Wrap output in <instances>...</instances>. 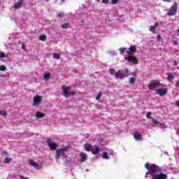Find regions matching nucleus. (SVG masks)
<instances>
[{"mask_svg": "<svg viewBox=\"0 0 179 179\" xmlns=\"http://www.w3.org/2000/svg\"><path fill=\"white\" fill-rule=\"evenodd\" d=\"M178 34H179V28H178Z\"/></svg>", "mask_w": 179, "mask_h": 179, "instance_id": "nucleus-51", "label": "nucleus"}, {"mask_svg": "<svg viewBox=\"0 0 179 179\" xmlns=\"http://www.w3.org/2000/svg\"><path fill=\"white\" fill-rule=\"evenodd\" d=\"M173 43L175 44V45H178V42H177V41H174Z\"/></svg>", "mask_w": 179, "mask_h": 179, "instance_id": "nucleus-46", "label": "nucleus"}, {"mask_svg": "<svg viewBox=\"0 0 179 179\" xmlns=\"http://www.w3.org/2000/svg\"><path fill=\"white\" fill-rule=\"evenodd\" d=\"M34 102L32 105L34 107H40L41 102L43 101V96L40 95H36L33 98Z\"/></svg>", "mask_w": 179, "mask_h": 179, "instance_id": "nucleus-6", "label": "nucleus"}, {"mask_svg": "<svg viewBox=\"0 0 179 179\" xmlns=\"http://www.w3.org/2000/svg\"><path fill=\"white\" fill-rule=\"evenodd\" d=\"M72 162V159L66 160V163H71Z\"/></svg>", "mask_w": 179, "mask_h": 179, "instance_id": "nucleus-47", "label": "nucleus"}, {"mask_svg": "<svg viewBox=\"0 0 179 179\" xmlns=\"http://www.w3.org/2000/svg\"><path fill=\"white\" fill-rule=\"evenodd\" d=\"M150 31H156V27L155 26H150Z\"/></svg>", "mask_w": 179, "mask_h": 179, "instance_id": "nucleus-31", "label": "nucleus"}, {"mask_svg": "<svg viewBox=\"0 0 179 179\" xmlns=\"http://www.w3.org/2000/svg\"><path fill=\"white\" fill-rule=\"evenodd\" d=\"M98 141H99V142H103V138H100Z\"/></svg>", "mask_w": 179, "mask_h": 179, "instance_id": "nucleus-48", "label": "nucleus"}, {"mask_svg": "<svg viewBox=\"0 0 179 179\" xmlns=\"http://www.w3.org/2000/svg\"><path fill=\"white\" fill-rule=\"evenodd\" d=\"M82 23H83V20H82Z\"/></svg>", "mask_w": 179, "mask_h": 179, "instance_id": "nucleus-53", "label": "nucleus"}, {"mask_svg": "<svg viewBox=\"0 0 179 179\" xmlns=\"http://www.w3.org/2000/svg\"><path fill=\"white\" fill-rule=\"evenodd\" d=\"M109 73L110 75H114V73H115V70L114 69H110Z\"/></svg>", "mask_w": 179, "mask_h": 179, "instance_id": "nucleus-28", "label": "nucleus"}, {"mask_svg": "<svg viewBox=\"0 0 179 179\" xmlns=\"http://www.w3.org/2000/svg\"><path fill=\"white\" fill-rule=\"evenodd\" d=\"M173 79H174V75H173L172 73H168V80H169V82H171Z\"/></svg>", "mask_w": 179, "mask_h": 179, "instance_id": "nucleus-23", "label": "nucleus"}, {"mask_svg": "<svg viewBox=\"0 0 179 179\" xmlns=\"http://www.w3.org/2000/svg\"><path fill=\"white\" fill-rule=\"evenodd\" d=\"M173 63H174L175 66H177V65H178V63H177V61H176V60H173Z\"/></svg>", "mask_w": 179, "mask_h": 179, "instance_id": "nucleus-44", "label": "nucleus"}, {"mask_svg": "<svg viewBox=\"0 0 179 179\" xmlns=\"http://www.w3.org/2000/svg\"><path fill=\"white\" fill-rule=\"evenodd\" d=\"M50 74H48V73H46V74H44L43 75V78H44V79L45 80H48V78H50Z\"/></svg>", "mask_w": 179, "mask_h": 179, "instance_id": "nucleus-30", "label": "nucleus"}, {"mask_svg": "<svg viewBox=\"0 0 179 179\" xmlns=\"http://www.w3.org/2000/svg\"><path fill=\"white\" fill-rule=\"evenodd\" d=\"M100 97H101V94H98L96 97V100H99V99H100Z\"/></svg>", "mask_w": 179, "mask_h": 179, "instance_id": "nucleus-43", "label": "nucleus"}, {"mask_svg": "<svg viewBox=\"0 0 179 179\" xmlns=\"http://www.w3.org/2000/svg\"><path fill=\"white\" fill-rule=\"evenodd\" d=\"M91 152L93 153V155H99V153H100V147L98 145H94Z\"/></svg>", "mask_w": 179, "mask_h": 179, "instance_id": "nucleus-11", "label": "nucleus"}, {"mask_svg": "<svg viewBox=\"0 0 179 179\" xmlns=\"http://www.w3.org/2000/svg\"><path fill=\"white\" fill-rule=\"evenodd\" d=\"M127 54H134L136 52V46L132 45L129 48V50H127Z\"/></svg>", "mask_w": 179, "mask_h": 179, "instance_id": "nucleus-13", "label": "nucleus"}, {"mask_svg": "<svg viewBox=\"0 0 179 179\" xmlns=\"http://www.w3.org/2000/svg\"><path fill=\"white\" fill-rule=\"evenodd\" d=\"M22 4H23V1L21 0L17 3H15L13 5V8H15V9H20V8H22Z\"/></svg>", "mask_w": 179, "mask_h": 179, "instance_id": "nucleus-15", "label": "nucleus"}, {"mask_svg": "<svg viewBox=\"0 0 179 179\" xmlns=\"http://www.w3.org/2000/svg\"><path fill=\"white\" fill-rule=\"evenodd\" d=\"M21 48H22V50H24V51H26V48H24V45H21Z\"/></svg>", "mask_w": 179, "mask_h": 179, "instance_id": "nucleus-42", "label": "nucleus"}, {"mask_svg": "<svg viewBox=\"0 0 179 179\" xmlns=\"http://www.w3.org/2000/svg\"><path fill=\"white\" fill-rule=\"evenodd\" d=\"M47 1H48V0H46Z\"/></svg>", "mask_w": 179, "mask_h": 179, "instance_id": "nucleus-54", "label": "nucleus"}, {"mask_svg": "<svg viewBox=\"0 0 179 179\" xmlns=\"http://www.w3.org/2000/svg\"><path fill=\"white\" fill-rule=\"evenodd\" d=\"M145 167L148 170V172L145 173V178H148V174H150L152 179H157V166L147 162Z\"/></svg>", "mask_w": 179, "mask_h": 179, "instance_id": "nucleus-1", "label": "nucleus"}, {"mask_svg": "<svg viewBox=\"0 0 179 179\" xmlns=\"http://www.w3.org/2000/svg\"><path fill=\"white\" fill-rule=\"evenodd\" d=\"M39 40H41V41H45V40H47V36L45 35L39 36Z\"/></svg>", "mask_w": 179, "mask_h": 179, "instance_id": "nucleus-22", "label": "nucleus"}, {"mask_svg": "<svg viewBox=\"0 0 179 179\" xmlns=\"http://www.w3.org/2000/svg\"><path fill=\"white\" fill-rule=\"evenodd\" d=\"M177 10H178V4L175 1L173 6L168 10L166 15L168 16H174L177 13Z\"/></svg>", "mask_w": 179, "mask_h": 179, "instance_id": "nucleus-3", "label": "nucleus"}, {"mask_svg": "<svg viewBox=\"0 0 179 179\" xmlns=\"http://www.w3.org/2000/svg\"><path fill=\"white\" fill-rule=\"evenodd\" d=\"M152 124L154 125H157V120H152Z\"/></svg>", "mask_w": 179, "mask_h": 179, "instance_id": "nucleus-41", "label": "nucleus"}, {"mask_svg": "<svg viewBox=\"0 0 179 179\" xmlns=\"http://www.w3.org/2000/svg\"><path fill=\"white\" fill-rule=\"evenodd\" d=\"M175 106H176V107H179V99L176 101Z\"/></svg>", "mask_w": 179, "mask_h": 179, "instance_id": "nucleus-39", "label": "nucleus"}, {"mask_svg": "<svg viewBox=\"0 0 179 179\" xmlns=\"http://www.w3.org/2000/svg\"><path fill=\"white\" fill-rule=\"evenodd\" d=\"M29 164L36 169L37 170H40L41 169V165L37 164V162H34L33 159L29 160Z\"/></svg>", "mask_w": 179, "mask_h": 179, "instance_id": "nucleus-10", "label": "nucleus"}, {"mask_svg": "<svg viewBox=\"0 0 179 179\" xmlns=\"http://www.w3.org/2000/svg\"><path fill=\"white\" fill-rule=\"evenodd\" d=\"M80 156L81 157V159H80L81 163H83V162H85V160H87V155L86 153L81 152L80 154Z\"/></svg>", "mask_w": 179, "mask_h": 179, "instance_id": "nucleus-14", "label": "nucleus"}, {"mask_svg": "<svg viewBox=\"0 0 179 179\" xmlns=\"http://www.w3.org/2000/svg\"><path fill=\"white\" fill-rule=\"evenodd\" d=\"M13 159L12 158H9V157H6L4 159L3 163L5 164H8V163H10V162H12Z\"/></svg>", "mask_w": 179, "mask_h": 179, "instance_id": "nucleus-21", "label": "nucleus"}, {"mask_svg": "<svg viewBox=\"0 0 179 179\" xmlns=\"http://www.w3.org/2000/svg\"><path fill=\"white\" fill-rule=\"evenodd\" d=\"M129 83H130L131 85H134V84L135 83V78H129Z\"/></svg>", "mask_w": 179, "mask_h": 179, "instance_id": "nucleus-29", "label": "nucleus"}, {"mask_svg": "<svg viewBox=\"0 0 179 179\" xmlns=\"http://www.w3.org/2000/svg\"><path fill=\"white\" fill-rule=\"evenodd\" d=\"M157 124H158V125H160V127H161L162 128H163L164 129L165 128H167V126H166V124H160V123L157 122Z\"/></svg>", "mask_w": 179, "mask_h": 179, "instance_id": "nucleus-34", "label": "nucleus"}, {"mask_svg": "<svg viewBox=\"0 0 179 179\" xmlns=\"http://www.w3.org/2000/svg\"><path fill=\"white\" fill-rule=\"evenodd\" d=\"M157 179H167V174L163 173L157 174Z\"/></svg>", "mask_w": 179, "mask_h": 179, "instance_id": "nucleus-17", "label": "nucleus"}, {"mask_svg": "<svg viewBox=\"0 0 179 179\" xmlns=\"http://www.w3.org/2000/svg\"><path fill=\"white\" fill-rule=\"evenodd\" d=\"M156 86H157V82L155 80H152L148 84V89H150V90L155 89V87H156Z\"/></svg>", "mask_w": 179, "mask_h": 179, "instance_id": "nucleus-12", "label": "nucleus"}, {"mask_svg": "<svg viewBox=\"0 0 179 179\" xmlns=\"http://www.w3.org/2000/svg\"><path fill=\"white\" fill-rule=\"evenodd\" d=\"M102 157L106 160H110V156L108 155V152H103Z\"/></svg>", "mask_w": 179, "mask_h": 179, "instance_id": "nucleus-20", "label": "nucleus"}, {"mask_svg": "<svg viewBox=\"0 0 179 179\" xmlns=\"http://www.w3.org/2000/svg\"><path fill=\"white\" fill-rule=\"evenodd\" d=\"M52 57L55 59H59L60 56L58 53H53Z\"/></svg>", "mask_w": 179, "mask_h": 179, "instance_id": "nucleus-24", "label": "nucleus"}, {"mask_svg": "<svg viewBox=\"0 0 179 179\" xmlns=\"http://www.w3.org/2000/svg\"><path fill=\"white\" fill-rule=\"evenodd\" d=\"M167 92H169V89L167 88H162L157 90V93L159 96H161V97L166 96L167 94Z\"/></svg>", "mask_w": 179, "mask_h": 179, "instance_id": "nucleus-9", "label": "nucleus"}, {"mask_svg": "<svg viewBox=\"0 0 179 179\" xmlns=\"http://www.w3.org/2000/svg\"><path fill=\"white\" fill-rule=\"evenodd\" d=\"M0 5H1V1H0Z\"/></svg>", "mask_w": 179, "mask_h": 179, "instance_id": "nucleus-55", "label": "nucleus"}, {"mask_svg": "<svg viewBox=\"0 0 179 179\" xmlns=\"http://www.w3.org/2000/svg\"><path fill=\"white\" fill-rule=\"evenodd\" d=\"M124 59L127 61H129V62H132L133 64H139V61H138V59L136 57L129 55L127 57H125Z\"/></svg>", "mask_w": 179, "mask_h": 179, "instance_id": "nucleus-8", "label": "nucleus"}, {"mask_svg": "<svg viewBox=\"0 0 179 179\" xmlns=\"http://www.w3.org/2000/svg\"><path fill=\"white\" fill-rule=\"evenodd\" d=\"M178 131H179V129H178Z\"/></svg>", "mask_w": 179, "mask_h": 179, "instance_id": "nucleus-57", "label": "nucleus"}, {"mask_svg": "<svg viewBox=\"0 0 179 179\" xmlns=\"http://www.w3.org/2000/svg\"><path fill=\"white\" fill-rule=\"evenodd\" d=\"M155 26H157V22L155 23Z\"/></svg>", "mask_w": 179, "mask_h": 179, "instance_id": "nucleus-50", "label": "nucleus"}, {"mask_svg": "<svg viewBox=\"0 0 179 179\" xmlns=\"http://www.w3.org/2000/svg\"><path fill=\"white\" fill-rule=\"evenodd\" d=\"M57 17H60V18L64 17V13H59L57 15Z\"/></svg>", "mask_w": 179, "mask_h": 179, "instance_id": "nucleus-36", "label": "nucleus"}, {"mask_svg": "<svg viewBox=\"0 0 179 179\" xmlns=\"http://www.w3.org/2000/svg\"><path fill=\"white\" fill-rule=\"evenodd\" d=\"M160 38H162V36L158 35V36H157V40H158V41H159Z\"/></svg>", "mask_w": 179, "mask_h": 179, "instance_id": "nucleus-45", "label": "nucleus"}, {"mask_svg": "<svg viewBox=\"0 0 179 179\" xmlns=\"http://www.w3.org/2000/svg\"><path fill=\"white\" fill-rule=\"evenodd\" d=\"M84 148L85 149V150H87V152H92V150L93 149V147L92 146V145L89 144V143H85L84 145Z\"/></svg>", "mask_w": 179, "mask_h": 179, "instance_id": "nucleus-16", "label": "nucleus"}, {"mask_svg": "<svg viewBox=\"0 0 179 179\" xmlns=\"http://www.w3.org/2000/svg\"><path fill=\"white\" fill-rule=\"evenodd\" d=\"M0 115H2L3 117H6L7 115L6 111L5 110L0 111Z\"/></svg>", "mask_w": 179, "mask_h": 179, "instance_id": "nucleus-27", "label": "nucleus"}, {"mask_svg": "<svg viewBox=\"0 0 179 179\" xmlns=\"http://www.w3.org/2000/svg\"><path fill=\"white\" fill-rule=\"evenodd\" d=\"M62 89H63L62 94L64 97H66V99L71 97V96H73V94L76 93L75 91L69 92V90L71 89L70 87H66L65 85H63Z\"/></svg>", "mask_w": 179, "mask_h": 179, "instance_id": "nucleus-4", "label": "nucleus"}, {"mask_svg": "<svg viewBox=\"0 0 179 179\" xmlns=\"http://www.w3.org/2000/svg\"><path fill=\"white\" fill-rule=\"evenodd\" d=\"M97 1H100V0H97Z\"/></svg>", "mask_w": 179, "mask_h": 179, "instance_id": "nucleus-56", "label": "nucleus"}, {"mask_svg": "<svg viewBox=\"0 0 179 179\" xmlns=\"http://www.w3.org/2000/svg\"><path fill=\"white\" fill-rule=\"evenodd\" d=\"M152 115V113L150 112H148L146 115V117L148 119V120H150V118H152V117H150Z\"/></svg>", "mask_w": 179, "mask_h": 179, "instance_id": "nucleus-33", "label": "nucleus"}, {"mask_svg": "<svg viewBox=\"0 0 179 179\" xmlns=\"http://www.w3.org/2000/svg\"><path fill=\"white\" fill-rule=\"evenodd\" d=\"M108 1L109 0H102V3H105V4L108 3Z\"/></svg>", "mask_w": 179, "mask_h": 179, "instance_id": "nucleus-40", "label": "nucleus"}, {"mask_svg": "<svg viewBox=\"0 0 179 179\" xmlns=\"http://www.w3.org/2000/svg\"><path fill=\"white\" fill-rule=\"evenodd\" d=\"M165 2H171V0H164Z\"/></svg>", "mask_w": 179, "mask_h": 179, "instance_id": "nucleus-49", "label": "nucleus"}, {"mask_svg": "<svg viewBox=\"0 0 179 179\" xmlns=\"http://www.w3.org/2000/svg\"><path fill=\"white\" fill-rule=\"evenodd\" d=\"M46 143L48 144V146L50 148V150H57L58 145L57 143H55V142L51 141L50 138H47Z\"/></svg>", "mask_w": 179, "mask_h": 179, "instance_id": "nucleus-7", "label": "nucleus"}, {"mask_svg": "<svg viewBox=\"0 0 179 179\" xmlns=\"http://www.w3.org/2000/svg\"><path fill=\"white\" fill-rule=\"evenodd\" d=\"M128 76V69H125L124 72L118 71L115 73V79H124V78H127Z\"/></svg>", "mask_w": 179, "mask_h": 179, "instance_id": "nucleus-5", "label": "nucleus"}, {"mask_svg": "<svg viewBox=\"0 0 179 179\" xmlns=\"http://www.w3.org/2000/svg\"><path fill=\"white\" fill-rule=\"evenodd\" d=\"M45 115H44V113H40V112H37L36 113V117L37 118H43V117H45Z\"/></svg>", "mask_w": 179, "mask_h": 179, "instance_id": "nucleus-19", "label": "nucleus"}, {"mask_svg": "<svg viewBox=\"0 0 179 179\" xmlns=\"http://www.w3.org/2000/svg\"><path fill=\"white\" fill-rule=\"evenodd\" d=\"M19 177H20V179H29V178L24 177V176H22V175H20Z\"/></svg>", "mask_w": 179, "mask_h": 179, "instance_id": "nucleus-38", "label": "nucleus"}, {"mask_svg": "<svg viewBox=\"0 0 179 179\" xmlns=\"http://www.w3.org/2000/svg\"><path fill=\"white\" fill-rule=\"evenodd\" d=\"M0 71H6V66H5L4 65L0 66Z\"/></svg>", "mask_w": 179, "mask_h": 179, "instance_id": "nucleus-32", "label": "nucleus"}, {"mask_svg": "<svg viewBox=\"0 0 179 179\" xmlns=\"http://www.w3.org/2000/svg\"><path fill=\"white\" fill-rule=\"evenodd\" d=\"M68 150H69V146H66L64 148H61L57 150V151H56L57 156L55 157V160L57 162H58V159H59L62 156H63L64 157H65L66 159V157H68V155H66Z\"/></svg>", "mask_w": 179, "mask_h": 179, "instance_id": "nucleus-2", "label": "nucleus"}, {"mask_svg": "<svg viewBox=\"0 0 179 179\" xmlns=\"http://www.w3.org/2000/svg\"><path fill=\"white\" fill-rule=\"evenodd\" d=\"M134 138L136 139V141H141L142 140V135L138 133L134 134Z\"/></svg>", "mask_w": 179, "mask_h": 179, "instance_id": "nucleus-18", "label": "nucleus"}, {"mask_svg": "<svg viewBox=\"0 0 179 179\" xmlns=\"http://www.w3.org/2000/svg\"><path fill=\"white\" fill-rule=\"evenodd\" d=\"M112 3H113V5H117V3H118V0H112Z\"/></svg>", "mask_w": 179, "mask_h": 179, "instance_id": "nucleus-37", "label": "nucleus"}, {"mask_svg": "<svg viewBox=\"0 0 179 179\" xmlns=\"http://www.w3.org/2000/svg\"><path fill=\"white\" fill-rule=\"evenodd\" d=\"M6 55L5 53L1 52H0V58H5Z\"/></svg>", "mask_w": 179, "mask_h": 179, "instance_id": "nucleus-35", "label": "nucleus"}, {"mask_svg": "<svg viewBox=\"0 0 179 179\" xmlns=\"http://www.w3.org/2000/svg\"><path fill=\"white\" fill-rule=\"evenodd\" d=\"M62 29H68L69 27V23H64L61 25Z\"/></svg>", "mask_w": 179, "mask_h": 179, "instance_id": "nucleus-25", "label": "nucleus"}, {"mask_svg": "<svg viewBox=\"0 0 179 179\" xmlns=\"http://www.w3.org/2000/svg\"><path fill=\"white\" fill-rule=\"evenodd\" d=\"M62 1V2H64L65 0H61Z\"/></svg>", "mask_w": 179, "mask_h": 179, "instance_id": "nucleus-52", "label": "nucleus"}, {"mask_svg": "<svg viewBox=\"0 0 179 179\" xmlns=\"http://www.w3.org/2000/svg\"><path fill=\"white\" fill-rule=\"evenodd\" d=\"M127 50V48H120L119 49V51L120 52V55H122V54H124V52H125V50Z\"/></svg>", "mask_w": 179, "mask_h": 179, "instance_id": "nucleus-26", "label": "nucleus"}]
</instances>
